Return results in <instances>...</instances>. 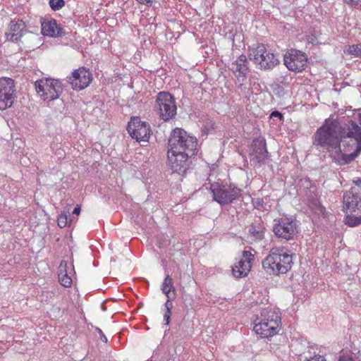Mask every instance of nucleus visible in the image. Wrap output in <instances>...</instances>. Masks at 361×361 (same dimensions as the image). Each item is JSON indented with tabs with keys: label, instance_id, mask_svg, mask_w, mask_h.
<instances>
[{
	"label": "nucleus",
	"instance_id": "obj_1",
	"mask_svg": "<svg viewBox=\"0 0 361 361\" xmlns=\"http://www.w3.org/2000/svg\"><path fill=\"white\" fill-rule=\"evenodd\" d=\"M350 124L345 128L338 120L326 119L314 133L313 143L331 154L341 145L343 138L350 137Z\"/></svg>",
	"mask_w": 361,
	"mask_h": 361
},
{
	"label": "nucleus",
	"instance_id": "obj_2",
	"mask_svg": "<svg viewBox=\"0 0 361 361\" xmlns=\"http://www.w3.org/2000/svg\"><path fill=\"white\" fill-rule=\"evenodd\" d=\"M204 186L211 191L213 200L221 206L228 205L241 196V190L231 183L214 182L205 183Z\"/></svg>",
	"mask_w": 361,
	"mask_h": 361
},
{
	"label": "nucleus",
	"instance_id": "obj_3",
	"mask_svg": "<svg viewBox=\"0 0 361 361\" xmlns=\"http://www.w3.org/2000/svg\"><path fill=\"white\" fill-rule=\"evenodd\" d=\"M197 140L195 137L190 136L188 133L181 129H174L169 139V151L174 153L185 152L190 154H196Z\"/></svg>",
	"mask_w": 361,
	"mask_h": 361
},
{
	"label": "nucleus",
	"instance_id": "obj_4",
	"mask_svg": "<svg viewBox=\"0 0 361 361\" xmlns=\"http://www.w3.org/2000/svg\"><path fill=\"white\" fill-rule=\"evenodd\" d=\"M254 331L263 338L276 335L281 323L279 314L272 310L264 309L261 312L260 318L255 320Z\"/></svg>",
	"mask_w": 361,
	"mask_h": 361
},
{
	"label": "nucleus",
	"instance_id": "obj_5",
	"mask_svg": "<svg viewBox=\"0 0 361 361\" xmlns=\"http://www.w3.org/2000/svg\"><path fill=\"white\" fill-rule=\"evenodd\" d=\"M350 141L355 147V150L349 154H345L341 149V145L331 154L333 160L339 165H345L352 162L361 152V128L354 121L350 122Z\"/></svg>",
	"mask_w": 361,
	"mask_h": 361
},
{
	"label": "nucleus",
	"instance_id": "obj_6",
	"mask_svg": "<svg viewBox=\"0 0 361 361\" xmlns=\"http://www.w3.org/2000/svg\"><path fill=\"white\" fill-rule=\"evenodd\" d=\"M248 51L250 60L252 61L260 70L271 71L279 64L278 56L271 50H268L263 44H257L256 47H250Z\"/></svg>",
	"mask_w": 361,
	"mask_h": 361
},
{
	"label": "nucleus",
	"instance_id": "obj_7",
	"mask_svg": "<svg viewBox=\"0 0 361 361\" xmlns=\"http://www.w3.org/2000/svg\"><path fill=\"white\" fill-rule=\"evenodd\" d=\"M154 109L161 120L169 121L174 118L177 111L175 98L169 92H159L157 96Z\"/></svg>",
	"mask_w": 361,
	"mask_h": 361
},
{
	"label": "nucleus",
	"instance_id": "obj_8",
	"mask_svg": "<svg viewBox=\"0 0 361 361\" xmlns=\"http://www.w3.org/2000/svg\"><path fill=\"white\" fill-rule=\"evenodd\" d=\"M296 219L292 216H283L274 220L273 232L278 238L290 240L299 233Z\"/></svg>",
	"mask_w": 361,
	"mask_h": 361
},
{
	"label": "nucleus",
	"instance_id": "obj_9",
	"mask_svg": "<svg viewBox=\"0 0 361 361\" xmlns=\"http://www.w3.org/2000/svg\"><path fill=\"white\" fill-rule=\"evenodd\" d=\"M37 92L44 101L51 102L59 97L63 92V85L60 80L51 78H42L35 82Z\"/></svg>",
	"mask_w": 361,
	"mask_h": 361
},
{
	"label": "nucleus",
	"instance_id": "obj_10",
	"mask_svg": "<svg viewBox=\"0 0 361 361\" xmlns=\"http://www.w3.org/2000/svg\"><path fill=\"white\" fill-rule=\"evenodd\" d=\"M195 155L185 152L174 153L172 151H168L167 157L172 171L181 176L185 174L192 164V157Z\"/></svg>",
	"mask_w": 361,
	"mask_h": 361
},
{
	"label": "nucleus",
	"instance_id": "obj_11",
	"mask_svg": "<svg viewBox=\"0 0 361 361\" xmlns=\"http://www.w3.org/2000/svg\"><path fill=\"white\" fill-rule=\"evenodd\" d=\"M249 157L251 164L255 166H261L267 164L268 152L265 139L258 137L252 140Z\"/></svg>",
	"mask_w": 361,
	"mask_h": 361
},
{
	"label": "nucleus",
	"instance_id": "obj_12",
	"mask_svg": "<svg viewBox=\"0 0 361 361\" xmlns=\"http://www.w3.org/2000/svg\"><path fill=\"white\" fill-rule=\"evenodd\" d=\"M307 56L305 53L297 49L289 50L283 57L284 64L289 71L302 72L307 67Z\"/></svg>",
	"mask_w": 361,
	"mask_h": 361
},
{
	"label": "nucleus",
	"instance_id": "obj_13",
	"mask_svg": "<svg viewBox=\"0 0 361 361\" xmlns=\"http://www.w3.org/2000/svg\"><path fill=\"white\" fill-rule=\"evenodd\" d=\"M15 82L10 78H0V110L10 108L15 99Z\"/></svg>",
	"mask_w": 361,
	"mask_h": 361
},
{
	"label": "nucleus",
	"instance_id": "obj_14",
	"mask_svg": "<svg viewBox=\"0 0 361 361\" xmlns=\"http://www.w3.org/2000/svg\"><path fill=\"white\" fill-rule=\"evenodd\" d=\"M67 80L73 90H82L89 86L92 80V75L89 69L81 67L67 77Z\"/></svg>",
	"mask_w": 361,
	"mask_h": 361
},
{
	"label": "nucleus",
	"instance_id": "obj_15",
	"mask_svg": "<svg viewBox=\"0 0 361 361\" xmlns=\"http://www.w3.org/2000/svg\"><path fill=\"white\" fill-rule=\"evenodd\" d=\"M127 130L132 138L137 142L146 140L149 135V125L139 118H133L128 124Z\"/></svg>",
	"mask_w": 361,
	"mask_h": 361
},
{
	"label": "nucleus",
	"instance_id": "obj_16",
	"mask_svg": "<svg viewBox=\"0 0 361 361\" xmlns=\"http://www.w3.org/2000/svg\"><path fill=\"white\" fill-rule=\"evenodd\" d=\"M343 209L347 212H355L357 209L361 212V186L358 183L356 187H353L343 194Z\"/></svg>",
	"mask_w": 361,
	"mask_h": 361
},
{
	"label": "nucleus",
	"instance_id": "obj_17",
	"mask_svg": "<svg viewBox=\"0 0 361 361\" xmlns=\"http://www.w3.org/2000/svg\"><path fill=\"white\" fill-rule=\"evenodd\" d=\"M254 255L249 251L243 252V258L232 267V274L236 278L246 276L252 267Z\"/></svg>",
	"mask_w": 361,
	"mask_h": 361
},
{
	"label": "nucleus",
	"instance_id": "obj_18",
	"mask_svg": "<svg viewBox=\"0 0 361 361\" xmlns=\"http://www.w3.org/2000/svg\"><path fill=\"white\" fill-rule=\"evenodd\" d=\"M249 63L244 54L240 55L238 59L231 63V70L236 75L237 80L243 84L249 72Z\"/></svg>",
	"mask_w": 361,
	"mask_h": 361
},
{
	"label": "nucleus",
	"instance_id": "obj_19",
	"mask_svg": "<svg viewBox=\"0 0 361 361\" xmlns=\"http://www.w3.org/2000/svg\"><path fill=\"white\" fill-rule=\"evenodd\" d=\"M41 32L44 36L51 37H61L66 34L63 29L59 26L54 19H46L40 17Z\"/></svg>",
	"mask_w": 361,
	"mask_h": 361
},
{
	"label": "nucleus",
	"instance_id": "obj_20",
	"mask_svg": "<svg viewBox=\"0 0 361 361\" xmlns=\"http://www.w3.org/2000/svg\"><path fill=\"white\" fill-rule=\"evenodd\" d=\"M25 23L23 20H13L10 23L9 29L5 35L8 41L17 42L26 32Z\"/></svg>",
	"mask_w": 361,
	"mask_h": 361
},
{
	"label": "nucleus",
	"instance_id": "obj_21",
	"mask_svg": "<svg viewBox=\"0 0 361 361\" xmlns=\"http://www.w3.org/2000/svg\"><path fill=\"white\" fill-rule=\"evenodd\" d=\"M262 267L267 274L269 275H279L285 274L284 265H279L270 250L269 254L262 261Z\"/></svg>",
	"mask_w": 361,
	"mask_h": 361
},
{
	"label": "nucleus",
	"instance_id": "obj_22",
	"mask_svg": "<svg viewBox=\"0 0 361 361\" xmlns=\"http://www.w3.org/2000/svg\"><path fill=\"white\" fill-rule=\"evenodd\" d=\"M262 267L267 274L269 275H279L285 274L284 265H279L270 250L269 254L262 261Z\"/></svg>",
	"mask_w": 361,
	"mask_h": 361
},
{
	"label": "nucleus",
	"instance_id": "obj_23",
	"mask_svg": "<svg viewBox=\"0 0 361 361\" xmlns=\"http://www.w3.org/2000/svg\"><path fill=\"white\" fill-rule=\"evenodd\" d=\"M276 262L281 266H286L285 274L287 273L292 267L293 259L292 255L289 254L283 248L273 247L271 249Z\"/></svg>",
	"mask_w": 361,
	"mask_h": 361
},
{
	"label": "nucleus",
	"instance_id": "obj_24",
	"mask_svg": "<svg viewBox=\"0 0 361 361\" xmlns=\"http://www.w3.org/2000/svg\"><path fill=\"white\" fill-rule=\"evenodd\" d=\"M248 235L252 240H261L264 236V228L260 224H252L249 227Z\"/></svg>",
	"mask_w": 361,
	"mask_h": 361
},
{
	"label": "nucleus",
	"instance_id": "obj_25",
	"mask_svg": "<svg viewBox=\"0 0 361 361\" xmlns=\"http://www.w3.org/2000/svg\"><path fill=\"white\" fill-rule=\"evenodd\" d=\"M67 265L66 261H61L59 266V280L64 287H70L72 284V279L67 274Z\"/></svg>",
	"mask_w": 361,
	"mask_h": 361
},
{
	"label": "nucleus",
	"instance_id": "obj_26",
	"mask_svg": "<svg viewBox=\"0 0 361 361\" xmlns=\"http://www.w3.org/2000/svg\"><path fill=\"white\" fill-rule=\"evenodd\" d=\"M161 290L164 294L166 296V298H169V295L171 291H175V287L173 286V280L170 276L169 274H167L163 281L161 285Z\"/></svg>",
	"mask_w": 361,
	"mask_h": 361
},
{
	"label": "nucleus",
	"instance_id": "obj_27",
	"mask_svg": "<svg viewBox=\"0 0 361 361\" xmlns=\"http://www.w3.org/2000/svg\"><path fill=\"white\" fill-rule=\"evenodd\" d=\"M344 222L350 227L357 226L361 224V216L347 215Z\"/></svg>",
	"mask_w": 361,
	"mask_h": 361
},
{
	"label": "nucleus",
	"instance_id": "obj_28",
	"mask_svg": "<svg viewBox=\"0 0 361 361\" xmlns=\"http://www.w3.org/2000/svg\"><path fill=\"white\" fill-rule=\"evenodd\" d=\"M71 220H68V215L65 213L61 214L57 219V224L60 228H64L69 225Z\"/></svg>",
	"mask_w": 361,
	"mask_h": 361
},
{
	"label": "nucleus",
	"instance_id": "obj_29",
	"mask_svg": "<svg viewBox=\"0 0 361 361\" xmlns=\"http://www.w3.org/2000/svg\"><path fill=\"white\" fill-rule=\"evenodd\" d=\"M347 51L348 54L354 55L355 56H361V44H353L349 46Z\"/></svg>",
	"mask_w": 361,
	"mask_h": 361
},
{
	"label": "nucleus",
	"instance_id": "obj_30",
	"mask_svg": "<svg viewBox=\"0 0 361 361\" xmlns=\"http://www.w3.org/2000/svg\"><path fill=\"white\" fill-rule=\"evenodd\" d=\"M49 6L53 11H59L65 6L64 0H49Z\"/></svg>",
	"mask_w": 361,
	"mask_h": 361
},
{
	"label": "nucleus",
	"instance_id": "obj_31",
	"mask_svg": "<svg viewBox=\"0 0 361 361\" xmlns=\"http://www.w3.org/2000/svg\"><path fill=\"white\" fill-rule=\"evenodd\" d=\"M344 3L361 10V0H343Z\"/></svg>",
	"mask_w": 361,
	"mask_h": 361
},
{
	"label": "nucleus",
	"instance_id": "obj_32",
	"mask_svg": "<svg viewBox=\"0 0 361 361\" xmlns=\"http://www.w3.org/2000/svg\"><path fill=\"white\" fill-rule=\"evenodd\" d=\"M304 361H326L324 356L317 355L310 358H305Z\"/></svg>",
	"mask_w": 361,
	"mask_h": 361
},
{
	"label": "nucleus",
	"instance_id": "obj_33",
	"mask_svg": "<svg viewBox=\"0 0 361 361\" xmlns=\"http://www.w3.org/2000/svg\"><path fill=\"white\" fill-rule=\"evenodd\" d=\"M171 300V295H169V298H167V300L164 304L166 311L171 312L173 305H172Z\"/></svg>",
	"mask_w": 361,
	"mask_h": 361
},
{
	"label": "nucleus",
	"instance_id": "obj_34",
	"mask_svg": "<svg viewBox=\"0 0 361 361\" xmlns=\"http://www.w3.org/2000/svg\"><path fill=\"white\" fill-rule=\"evenodd\" d=\"M171 315V312L166 311L164 314V321L165 322V325H169L170 323V318Z\"/></svg>",
	"mask_w": 361,
	"mask_h": 361
},
{
	"label": "nucleus",
	"instance_id": "obj_35",
	"mask_svg": "<svg viewBox=\"0 0 361 361\" xmlns=\"http://www.w3.org/2000/svg\"><path fill=\"white\" fill-rule=\"evenodd\" d=\"M270 117L271 118H274V117H277L279 118L280 120H282L283 118V114L278 111H273L271 115H270Z\"/></svg>",
	"mask_w": 361,
	"mask_h": 361
},
{
	"label": "nucleus",
	"instance_id": "obj_36",
	"mask_svg": "<svg viewBox=\"0 0 361 361\" xmlns=\"http://www.w3.org/2000/svg\"><path fill=\"white\" fill-rule=\"evenodd\" d=\"M338 361H355L353 358L349 355H340Z\"/></svg>",
	"mask_w": 361,
	"mask_h": 361
},
{
	"label": "nucleus",
	"instance_id": "obj_37",
	"mask_svg": "<svg viewBox=\"0 0 361 361\" xmlns=\"http://www.w3.org/2000/svg\"><path fill=\"white\" fill-rule=\"evenodd\" d=\"M97 331L99 332V334L100 335L101 340L103 342L106 343L107 342V338L105 336V335L104 334L102 331L99 328H97Z\"/></svg>",
	"mask_w": 361,
	"mask_h": 361
},
{
	"label": "nucleus",
	"instance_id": "obj_38",
	"mask_svg": "<svg viewBox=\"0 0 361 361\" xmlns=\"http://www.w3.org/2000/svg\"><path fill=\"white\" fill-rule=\"evenodd\" d=\"M80 206L78 205L73 209V214L78 215L80 214Z\"/></svg>",
	"mask_w": 361,
	"mask_h": 361
},
{
	"label": "nucleus",
	"instance_id": "obj_39",
	"mask_svg": "<svg viewBox=\"0 0 361 361\" xmlns=\"http://www.w3.org/2000/svg\"><path fill=\"white\" fill-rule=\"evenodd\" d=\"M357 183H358V185H360V186H361V180H358Z\"/></svg>",
	"mask_w": 361,
	"mask_h": 361
},
{
	"label": "nucleus",
	"instance_id": "obj_40",
	"mask_svg": "<svg viewBox=\"0 0 361 361\" xmlns=\"http://www.w3.org/2000/svg\"><path fill=\"white\" fill-rule=\"evenodd\" d=\"M360 123L361 124V115H360Z\"/></svg>",
	"mask_w": 361,
	"mask_h": 361
}]
</instances>
